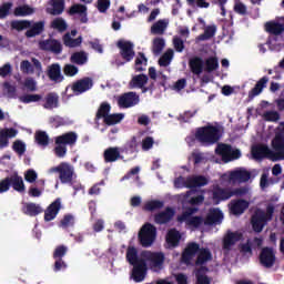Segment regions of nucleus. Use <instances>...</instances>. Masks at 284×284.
I'll return each instance as SVG.
<instances>
[{
    "instance_id": "nucleus-14",
    "label": "nucleus",
    "mask_w": 284,
    "mask_h": 284,
    "mask_svg": "<svg viewBox=\"0 0 284 284\" xmlns=\"http://www.w3.org/2000/svg\"><path fill=\"white\" fill-rule=\"evenodd\" d=\"M19 131L14 128L0 129V150H6L10 145V139H14Z\"/></svg>"
},
{
    "instance_id": "nucleus-12",
    "label": "nucleus",
    "mask_w": 284,
    "mask_h": 284,
    "mask_svg": "<svg viewBox=\"0 0 284 284\" xmlns=\"http://www.w3.org/2000/svg\"><path fill=\"white\" fill-rule=\"evenodd\" d=\"M145 274H148V263L145 260H140L138 264H133L131 278L135 283H143L145 281Z\"/></svg>"
},
{
    "instance_id": "nucleus-50",
    "label": "nucleus",
    "mask_w": 284,
    "mask_h": 284,
    "mask_svg": "<svg viewBox=\"0 0 284 284\" xmlns=\"http://www.w3.org/2000/svg\"><path fill=\"white\" fill-rule=\"evenodd\" d=\"M216 34V26H209L204 32L197 37V41H210Z\"/></svg>"
},
{
    "instance_id": "nucleus-13",
    "label": "nucleus",
    "mask_w": 284,
    "mask_h": 284,
    "mask_svg": "<svg viewBox=\"0 0 284 284\" xmlns=\"http://www.w3.org/2000/svg\"><path fill=\"white\" fill-rule=\"evenodd\" d=\"M77 141H79V134L74 131H69L61 135L55 136L54 143L55 145H65L68 148H74L77 145Z\"/></svg>"
},
{
    "instance_id": "nucleus-55",
    "label": "nucleus",
    "mask_w": 284,
    "mask_h": 284,
    "mask_svg": "<svg viewBox=\"0 0 284 284\" xmlns=\"http://www.w3.org/2000/svg\"><path fill=\"white\" fill-rule=\"evenodd\" d=\"M124 116L125 115L123 113L109 114L104 119V123H105V125H116V123H121V121H123Z\"/></svg>"
},
{
    "instance_id": "nucleus-34",
    "label": "nucleus",
    "mask_w": 284,
    "mask_h": 284,
    "mask_svg": "<svg viewBox=\"0 0 284 284\" xmlns=\"http://www.w3.org/2000/svg\"><path fill=\"white\" fill-rule=\"evenodd\" d=\"M42 108H44V110H54L55 108H59V94L55 92L48 93L44 98Z\"/></svg>"
},
{
    "instance_id": "nucleus-26",
    "label": "nucleus",
    "mask_w": 284,
    "mask_h": 284,
    "mask_svg": "<svg viewBox=\"0 0 284 284\" xmlns=\"http://www.w3.org/2000/svg\"><path fill=\"white\" fill-rule=\"evenodd\" d=\"M189 68L193 74L199 77L200 74H203L205 62L201 57H193L189 60Z\"/></svg>"
},
{
    "instance_id": "nucleus-48",
    "label": "nucleus",
    "mask_w": 284,
    "mask_h": 284,
    "mask_svg": "<svg viewBox=\"0 0 284 284\" xmlns=\"http://www.w3.org/2000/svg\"><path fill=\"white\" fill-rule=\"evenodd\" d=\"M83 41V38L79 37L73 39L70 33L63 36V43L67 48H79Z\"/></svg>"
},
{
    "instance_id": "nucleus-38",
    "label": "nucleus",
    "mask_w": 284,
    "mask_h": 284,
    "mask_svg": "<svg viewBox=\"0 0 284 284\" xmlns=\"http://www.w3.org/2000/svg\"><path fill=\"white\" fill-rule=\"evenodd\" d=\"M125 257L130 265H136L140 261H145L139 257V250L135 246H128Z\"/></svg>"
},
{
    "instance_id": "nucleus-22",
    "label": "nucleus",
    "mask_w": 284,
    "mask_h": 284,
    "mask_svg": "<svg viewBox=\"0 0 284 284\" xmlns=\"http://www.w3.org/2000/svg\"><path fill=\"white\" fill-rule=\"evenodd\" d=\"M229 179L233 183H247L252 179V173L245 169H240L231 172Z\"/></svg>"
},
{
    "instance_id": "nucleus-43",
    "label": "nucleus",
    "mask_w": 284,
    "mask_h": 284,
    "mask_svg": "<svg viewBox=\"0 0 284 284\" xmlns=\"http://www.w3.org/2000/svg\"><path fill=\"white\" fill-rule=\"evenodd\" d=\"M63 10H65V1L64 0H53L52 8L48 9L49 14L57 17L59 14H63Z\"/></svg>"
},
{
    "instance_id": "nucleus-64",
    "label": "nucleus",
    "mask_w": 284,
    "mask_h": 284,
    "mask_svg": "<svg viewBox=\"0 0 284 284\" xmlns=\"http://www.w3.org/2000/svg\"><path fill=\"white\" fill-rule=\"evenodd\" d=\"M12 2H3L0 6V19H6V17H9L10 10H12Z\"/></svg>"
},
{
    "instance_id": "nucleus-56",
    "label": "nucleus",
    "mask_w": 284,
    "mask_h": 284,
    "mask_svg": "<svg viewBox=\"0 0 284 284\" xmlns=\"http://www.w3.org/2000/svg\"><path fill=\"white\" fill-rule=\"evenodd\" d=\"M143 65H148V58H145V53L139 52V57L135 59V72H144Z\"/></svg>"
},
{
    "instance_id": "nucleus-19",
    "label": "nucleus",
    "mask_w": 284,
    "mask_h": 284,
    "mask_svg": "<svg viewBox=\"0 0 284 284\" xmlns=\"http://www.w3.org/2000/svg\"><path fill=\"white\" fill-rule=\"evenodd\" d=\"M47 77L53 83H61L64 79L63 73H61V64L52 63L47 68Z\"/></svg>"
},
{
    "instance_id": "nucleus-3",
    "label": "nucleus",
    "mask_w": 284,
    "mask_h": 284,
    "mask_svg": "<svg viewBox=\"0 0 284 284\" xmlns=\"http://www.w3.org/2000/svg\"><path fill=\"white\" fill-rule=\"evenodd\" d=\"M138 239L142 247H152L154 241H156V226L152 223H145L141 227Z\"/></svg>"
},
{
    "instance_id": "nucleus-24",
    "label": "nucleus",
    "mask_w": 284,
    "mask_h": 284,
    "mask_svg": "<svg viewBox=\"0 0 284 284\" xmlns=\"http://www.w3.org/2000/svg\"><path fill=\"white\" fill-rule=\"evenodd\" d=\"M268 81H270V78H267L266 75L261 78L256 82L255 87L248 92V101H254L255 97H258V94H261L263 92V90H265V88H267Z\"/></svg>"
},
{
    "instance_id": "nucleus-47",
    "label": "nucleus",
    "mask_w": 284,
    "mask_h": 284,
    "mask_svg": "<svg viewBox=\"0 0 284 284\" xmlns=\"http://www.w3.org/2000/svg\"><path fill=\"white\" fill-rule=\"evenodd\" d=\"M43 212V209L41 207V205L37 204V203H27L26 205V211L24 214H27L28 216H39V214H41Z\"/></svg>"
},
{
    "instance_id": "nucleus-2",
    "label": "nucleus",
    "mask_w": 284,
    "mask_h": 284,
    "mask_svg": "<svg viewBox=\"0 0 284 284\" xmlns=\"http://www.w3.org/2000/svg\"><path fill=\"white\" fill-rule=\"evenodd\" d=\"M195 141L201 145H214L221 141V129L215 125H205L195 130Z\"/></svg>"
},
{
    "instance_id": "nucleus-20",
    "label": "nucleus",
    "mask_w": 284,
    "mask_h": 284,
    "mask_svg": "<svg viewBox=\"0 0 284 284\" xmlns=\"http://www.w3.org/2000/svg\"><path fill=\"white\" fill-rule=\"evenodd\" d=\"M221 223H223V211L211 209L204 220V225H219Z\"/></svg>"
},
{
    "instance_id": "nucleus-52",
    "label": "nucleus",
    "mask_w": 284,
    "mask_h": 284,
    "mask_svg": "<svg viewBox=\"0 0 284 284\" xmlns=\"http://www.w3.org/2000/svg\"><path fill=\"white\" fill-rule=\"evenodd\" d=\"M32 22L29 20H13L11 22L12 30H17L18 32H21V30H28V28H31Z\"/></svg>"
},
{
    "instance_id": "nucleus-10",
    "label": "nucleus",
    "mask_w": 284,
    "mask_h": 284,
    "mask_svg": "<svg viewBox=\"0 0 284 284\" xmlns=\"http://www.w3.org/2000/svg\"><path fill=\"white\" fill-rule=\"evenodd\" d=\"M93 87H94V80H92V78L90 77H84L73 82L71 90L75 94V97H79V94H83L84 92L92 90Z\"/></svg>"
},
{
    "instance_id": "nucleus-11",
    "label": "nucleus",
    "mask_w": 284,
    "mask_h": 284,
    "mask_svg": "<svg viewBox=\"0 0 284 284\" xmlns=\"http://www.w3.org/2000/svg\"><path fill=\"white\" fill-rule=\"evenodd\" d=\"M142 257H144V261H148L150 263L151 267H163V263H165V255L163 253H154L150 251H144L141 254Z\"/></svg>"
},
{
    "instance_id": "nucleus-28",
    "label": "nucleus",
    "mask_w": 284,
    "mask_h": 284,
    "mask_svg": "<svg viewBox=\"0 0 284 284\" xmlns=\"http://www.w3.org/2000/svg\"><path fill=\"white\" fill-rule=\"evenodd\" d=\"M207 178L204 175H193L186 178V187H189V190L194 187H204V185H207Z\"/></svg>"
},
{
    "instance_id": "nucleus-1",
    "label": "nucleus",
    "mask_w": 284,
    "mask_h": 284,
    "mask_svg": "<svg viewBox=\"0 0 284 284\" xmlns=\"http://www.w3.org/2000/svg\"><path fill=\"white\" fill-rule=\"evenodd\" d=\"M273 150H270L268 145L257 144L252 148L251 154L255 161L263 159H273V161H284V136L281 133L275 134L272 141Z\"/></svg>"
},
{
    "instance_id": "nucleus-18",
    "label": "nucleus",
    "mask_w": 284,
    "mask_h": 284,
    "mask_svg": "<svg viewBox=\"0 0 284 284\" xmlns=\"http://www.w3.org/2000/svg\"><path fill=\"white\" fill-rule=\"evenodd\" d=\"M59 212H61V199H57L44 211L45 223H50V221H54Z\"/></svg>"
},
{
    "instance_id": "nucleus-40",
    "label": "nucleus",
    "mask_w": 284,
    "mask_h": 284,
    "mask_svg": "<svg viewBox=\"0 0 284 284\" xmlns=\"http://www.w3.org/2000/svg\"><path fill=\"white\" fill-rule=\"evenodd\" d=\"M265 30L270 34H274L275 37H278V34H283L284 32V26L280 22H266Z\"/></svg>"
},
{
    "instance_id": "nucleus-31",
    "label": "nucleus",
    "mask_w": 284,
    "mask_h": 284,
    "mask_svg": "<svg viewBox=\"0 0 284 284\" xmlns=\"http://www.w3.org/2000/svg\"><path fill=\"white\" fill-rule=\"evenodd\" d=\"M11 187L19 192L20 194H23L26 192V183H23V178L19 175V173H13L9 175Z\"/></svg>"
},
{
    "instance_id": "nucleus-8",
    "label": "nucleus",
    "mask_w": 284,
    "mask_h": 284,
    "mask_svg": "<svg viewBox=\"0 0 284 284\" xmlns=\"http://www.w3.org/2000/svg\"><path fill=\"white\" fill-rule=\"evenodd\" d=\"M139 94H136L134 91H129L118 98V105L123 110H128V108H134V105H139Z\"/></svg>"
},
{
    "instance_id": "nucleus-17",
    "label": "nucleus",
    "mask_w": 284,
    "mask_h": 284,
    "mask_svg": "<svg viewBox=\"0 0 284 284\" xmlns=\"http://www.w3.org/2000/svg\"><path fill=\"white\" fill-rule=\"evenodd\" d=\"M174 214H176L174 209L168 206L164 211L154 215V223H156V225H165L174 219Z\"/></svg>"
},
{
    "instance_id": "nucleus-35",
    "label": "nucleus",
    "mask_w": 284,
    "mask_h": 284,
    "mask_svg": "<svg viewBox=\"0 0 284 284\" xmlns=\"http://www.w3.org/2000/svg\"><path fill=\"white\" fill-rule=\"evenodd\" d=\"M169 26V19H160L151 26V34H165V30H168Z\"/></svg>"
},
{
    "instance_id": "nucleus-33",
    "label": "nucleus",
    "mask_w": 284,
    "mask_h": 284,
    "mask_svg": "<svg viewBox=\"0 0 284 284\" xmlns=\"http://www.w3.org/2000/svg\"><path fill=\"white\" fill-rule=\"evenodd\" d=\"M148 81H150V78H148L146 74H138V75H134L131 81L129 82V88L131 90H134V89H141L143 88V85H148Z\"/></svg>"
},
{
    "instance_id": "nucleus-45",
    "label": "nucleus",
    "mask_w": 284,
    "mask_h": 284,
    "mask_svg": "<svg viewBox=\"0 0 284 284\" xmlns=\"http://www.w3.org/2000/svg\"><path fill=\"white\" fill-rule=\"evenodd\" d=\"M165 48V39L163 38H154L152 41V52L154 54V57H159V54H161V52H163Z\"/></svg>"
},
{
    "instance_id": "nucleus-41",
    "label": "nucleus",
    "mask_w": 284,
    "mask_h": 284,
    "mask_svg": "<svg viewBox=\"0 0 284 284\" xmlns=\"http://www.w3.org/2000/svg\"><path fill=\"white\" fill-rule=\"evenodd\" d=\"M110 110H112V105L108 102H102L95 113L94 121H101V119H104L110 114Z\"/></svg>"
},
{
    "instance_id": "nucleus-7",
    "label": "nucleus",
    "mask_w": 284,
    "mask_h": 284,
    "mask_svg": "<svg viewBox=\"0 0 284 284\" xmlns=\"http://www.w3.org/2000/svg\"><path fill=\"white\" fill-rule=\"evenodd\" d=\"M243 239V233L241 231H232L227 230L222 239V247L223 250H232L234 245H236Z\"/></svg>"
},
{
    "instance_id": "nucleus-46",
    "label": "nucleus",
    "mask_w": 284,
    "mask_h": 284,
    "mask_svg": "<svg viewBox=\"0 0 284 284\" xmlns=\"http://www.w3.org/2000/svg\"><path fill=\"white\" fill-rule=\"evenodd\" d=\"M219 70V58L216 57H210L205 60L204 63V72H207L211 74V72H214Z\"/></svg>"
},
{
    "instance_id": "nucleus-23",
    "label": "nucleus",
    "mask_w": 284,
    "mask_h": 284,
    "mask_svg": "<svg viewBox=\"0 0 284 284\" xmlns=\"http://www.w3.org/2000/svg\"><path fill=\"white\" fill-rule=\"evenodd\" d=\"M104 163H116L119 159H123L121 155V149L118 146H110L103 152Z\"/></svg>"
},
{
    "instance_id": "nucleus-51",
    "label": "nucleus",
    "mask_w": 284,
    "mask_h": 284,
    "mask_svg": "<svg viewBox=\"0 0 284 284\" xmlns=\"http://www.w3.org/2000/svg\"><path fill=\"white\" fill-rule=\"evenodd\" d=\"M33 13H34V9H32L28 4L17 7L13 11L14 17H30V14H33Z\"/></svg>"
},
{
    "instance_id": "nucleus-53",
    "label": "nucleus",
    "mask_w": 284,
    "mask_h": 284,
    "mask_svg": "<svg viewBox=\"0 0 284 284\" xmlns=\"http://www.w3.org/2000/svg\"><path fill=\"white\" fill-rule=\"evenodd\" d=\"M51 28L58 32H65L68 30V22L63 18H55L51 22Z\"/></svg>"
},
{
    "instance_id": "nucleus-49",
    "label": "nucleus",
    "mask_w": 284,
    "mask_h": 284,
    "mask_svg": "<svg viewBox=\"0 0 284 284\" xmlns=\"http://www.w3.org/2000/svg\"><path fill=\"white\" fill-rule=\"evenodd\" d=\"M172 59H174V50L169 49L159 59V65L161 68H168V65H170V63H172Z\"/></svg>"
},
{
    "instance_id": "nucleus-15",
    "label": "nucleus",
    "mask_w": 284,
    "mask_h": 284,
    "mask_svg": "<svg viewBox=\"0 0 284 284\" xmlns=\"http://www.w3.org/2000/svg\"><path fill=\"white\" fill-rule=\"evenodd\" d=\"M41 50L45 52H52L53 54H61L63 52V45L57 39H47L40 42Z\"/></svg>"
},
{
    "instance_id": "nucleus-6",
    "label": "nucleus",
    "mask_w": 284,
    "mask_h": 284,
    "mask_svg": "<svg viewBox=\"0 0 284 284\" xmlns=\"http://www.w3.org/2000/svg\"><path fill=\"white\" fill-rule=\"evenodd\" d=\"M31 61L33 65L28 60H23L20 63L21 72H23V74H34L36 72L37 77H41V74H43V65L41 64V61L37 58H32Z\"/></svg>"
},
{
    "instance_id": "nucleus-60",
    "label": "nucleus",
    "mask_w": 284,
    "mask_h": 284,
    "mask_svg": "<svg viewBox=\"0 0 284 284\" xmlns=\"http://www.w3.org/2000/svg\"><path fill=\"white\" fill-rule=\"evenodd\" d=\"M41 99H43L41 94H26L20 97L21 103H37L41 101Z\"/></svg>"
},
{
    "instance_id": "nucleus-27",
    "label": "nucleus",
    "mask_w": 284,
    "mask_h": 284,
    "mask_svg": "<svg viewBox=\"0 0 284 284\" xmlns=\"http://www.w3.org/2000/svg\"><path fill=\"white\" fill-rule=\"evenodd\" d=\"M250 207V202L247 200H235L231 202L230 210L234 216H241Z\"/></svg>"
},
{
    "instance_id": "nucleus-30",
    "label": "nucleus",
    "mask_w": 284,
    "mask_h": 284,
    "mask_svg": "<svg viewBox=\"0 0 284 284\" xmlns=\"http://www.w3.org/2000/svg\"><path fill=\"white\" fill-rule=\"evenodd\" d=\"M232 199V191L230 189H221L220 186L215 187L213 191V201L219 205L221 201H227Z\"/></svg>"
},
{
    "instance_id": "nucleus-37",
    "label": "nucleus",
    "mask_w": 284,
    "mask_h": 284,
    "mask_svg": "<svg viewBox=\"0 0 284 284\" xmlns=\"http://www.w3.org/2000/svg\"><path fill=\"white\" fill-rule=\"evenodd\" d=\"M232 153V145L221 143L215 149V154L222 158L225 163H230V154Z\"/></svg>"
},
{
    "instance_id": "nucleus-39",
    "label": "nucleus",
    "mask_w": 284,
    "mask_h": 284,
    "mask_svg": "<svg viewBox=\"0 0 284 284\" xmlns=\"http://www.w3.org/2000/svg\"><path fill=\"white\" fill-rule=\"evenodd\" d=\"M209 261H212V252H210V248L202 247L200 251H197V258L195 261V265H205V263H209Z\"/></svg>"
},
{
    "instance_id": "nucleus-4",
    "label": "nucleus",
    "mask_w": 284,
    "mask_h": 284,
    "mask_svg": "<svg viewBox=\"0 0 284 284\" xmlns=\"http://www.w3.org/2000/svg\"><path fill=\"white\" fill-rule=\"evenodd\" d=\"M53 172H58L60 182L67 185H73L77 173L74 166L67 162H61L58 166L53 168Z\"/></svg>"
},
{
    "instance_id": "nucleus-54",
    "label": "nucleus",
    "mask_w": 284,
    "mask_h": 284,
    "mask_svg": "<svg viewBox=\"0 0 284 284\" xmlns=\"http://www.w3.org/2000/svg\"><path fill=\"white\" fill-rule=\"evenodd\" d=\"M163 205V201L152 200L144 204L143 210L145 212H154L155 210H162Z\"/></svg>"
},
{
    "instance_id": "nucleus-63",
    "label": "nucleus",
    "mask_w": 284,
    "mask_h": 284,
    "mask_svg": "<svg viewBox=\"0 0 284 284\" xmlns=\"http://www.w3.org/2000/svg\"><path fill=\"white\" fill-rule=\"evenodd\" d=\"M68 254V246L65 245H59L55 247L53 252V258L54 260H63V256Z\"/></svg>"
},
{
    "instance_id": "nucleus-5",
    "label": "nucleus",
    "mask_w": 284,
    "mask_h": 284,
    "mask_svg": "<svg viewBox=\"0 0 284 284\" xmlns=\"http://www.w3.org/2000/svg\"><path fill=\"white\" fill-rule=\"evenodd\" d=\"M258 261L260 265L266 270L274 267L276 264V253L274 252V248L270 246L263 247L260 252Z\"/></svg>"
},
{
    "instance_id": "nucleus-62",
    "label": "nucleus",
    "mask_w": 284,
    "mask_h": 284,
    "mask_svg": "<svg viewBox=\"0 0 284 284\" xmlns=\"http://www.w3.org/2000/svg\"><path fill=\"white\" fill-rule=\"evenodd\" d=\"M12 150L16 151L19 156H23V154H26V143L21 140H16L12 144Z\"/></svg>"
},
{
    "instance_id": "nucleus-61",
    "label": "nucleus",
    "mask_w": 284,
    "mask_h": 284,
    "mask_svg": "<svg viewBox=\"0 0 284 284\" xmlns=\"http://www.w3.org/2000/svg\"><path fill=\"white\" fill-rule=\"evenodd\" d=\"M186 224L190 225L191 227H201V225H203V223H205V220L203 219V216H192L189 220H185Z\"/></svg>"
},
{
    "instance_id": "nucleus-59",
    "label": "nucleus",
    "mask_w": 284,
    "mask_h": 284,
    "mask_svg": "<svg viewBox=\"0 0 284 284\" xmlns=\"http://www.w3.org/2000/svg\"><path fill=\"white\" fill-rule=\"evenodd\" d=\"M264 121H268L270 123H276L281 119V113L277 111H266L263 114Z\"/></svg>"
},
{
    "instance_id": "nucleus-58",
    "label": "nucleus",
    "mask_w": 284,
    "mask_h": 284,
    "mask_svg": "<svg viewBox=\"0 0 284 284\" xmlns=\"http://www.w3.org/2000/svg\"><path fill=\"white\" fill-rule=\"evenodd\" d=\"M59 227L68 230V227H74V215L65 214L59 223Z\"/></svg>"
},
{
    "instance_id": "nucleus-57",
    "label": "nucleus",
    "mask_w": 284,
    "mask_h": 284,
    "mask_svg": "<svg viewBox=\"0 0 284 284\" xmlns=\"http://www.w3.org/2000/svg\"><path fill=\"white\" fill-rule=\"evenodd\" d=\"M49 124L51 128H63V125H68V121L60 115H53L49 118Z\"/></svg>"
},
{
    "instance_id": "nucleus-9",
    "label": "nucleus",
    "mask_w": 284,
    "mask_h": 284,
    "mask_svg": "<svg viewBox=\"0 0 284 284\" xmlns=\"http://www.w3.org/2000/svg\"><path fill=\"white\" fill-rule=\"evenodd\" d=\"M120 50V57L126 62L130 63L135 57L134 44L131 41L120 40L116 43Z\"/></svg>"
},
{
    "instance_id": "nucleus-42",
    "label": "nucleus",
    "mask_w": 284,
    "mask_h": 284,
    "mask_svg": "<svg viewBox=\"0 0 284 284\" xmlns=\"http://www.w3.org/2000/svg\"><path fill=\"white\" fill-rule=\"evenodd\" d=\"M70 61L75 65H85V63H88V53H85L84 51L74 52L73 54H71Z\"/></svg>"
},
{
    "instance_id": "nucleus-36",
    "label": "nucleus",
    "mask_w": 284,
    "mask_h": 284,
    "mask_svg": "<svg viewBox=\"0 0 284 284\" xmlns=\"http://www.w3.org/2000/svg\"><path fill=\"white\" fill-rule=\"evenodd\" d=\"M166 243L169 247H179V243H181V232L176 229H171L166 233Z\"/></svg>"
},
{
    "instance_id": "nucleus-16",
    "label": "nucleus",
    "mask_w": 284,
    "mask_h": 284,
    "mask_svg": "<svg viewBox=\"0 0 284 284\" xmlns=\"http://www.w3.org/2000/svg\"><path fill=\"white\" fill-rule=\"evenodd\" d=\"M200 250H201V246L196 242L189 243L182 253V257H181L182 263H184L185 265H190V263H192V258H194V256L199 254Z\"/></svg>"
},
{
    "instance_id": "nucleus-25",
    "label": "nucleus",
    "mask_w": 284,
    "mask_h": 284,
    "mask_svg": "<svg viewBox=\"0 0 284 284\" xmlns=\"http://www.w3.org/2000/svg\"><path fill=\"white\" fill-rule=\"evenodd\" d=\"M69 14L71 17H74V14H79L81 23H88V7H85L84 4L77 3L71 6L69 9Z\"/></svg>"
},
{
    "instance_id": "nucleus-32",
    "label": "nucleus",
    "mask_w": 284,
    "mask_h": 284,
    "mask_svg": "<svg viewBox=\"0 0 284 284\" xmlns=\"http://www.w3.org/2000/svg\"><path fill=\"white\" fill-rule=\"evenodd\" d=\"M210 268L207 266H200L195 271V284H212V277L206 276Z\"/></svg>"
},
{
    "instance_id": "nucleus-21",
    "label": "nucleus",
    "mask_w": 284,
    "mask_h": 284,
    "mask_svg": "<svg viewBox=\"0 0 284 284\" xmlns=\"http://www.w3.org/2000/svg\"><path fill=\"white\" fill-rule=\"evenodd\" d=\"M268 220L263 215V213L256 211L255 214L251 217V225L252 229L258 234L263 232V229L265 227V223H267Z\"/></svg>"
},
{
    "instance_id": "nucleus-29",
    "label": "nucleus",
    "mask_w": 284,
    "mask_h": 284,
    "mask_svg": "<svg viewBox=\"0 0 284 284\" xmlns=\"http://www.w3.org/2000/svg\"><path fill=\"white\" fill-rule=\"evenodd\" d=\"M30 29L26 31L27 39H32L34 37H39L42 32L45 31V21L41 20L38 22H34L29 27Z\"/></svg>"
},
{
    "instance_id": "nucleus-44",
    "label": "nucleus",
    "mask_w": 284,
    "mask_h": 284,
    "mask_svg": "<svg viewBox=\"0 0 284 284\" xmlns=\"http://www.w3.org/2000/svg\"><path fill=\"white\" fill-rule=\"evenodd\" d=\"M34 140L41 148H48V145H50V135H48L45 131H37Z\"/></svg>"
}]
</instances>
